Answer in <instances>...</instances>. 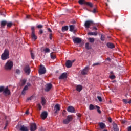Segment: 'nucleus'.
<instances>
[{
	"label": "nucleus",
	"instance_id": "f257e3e1",
	"mask_svg": "<svg viewBox=\"0 0 131 131\" xmlns=\"http://www.w3.org/2000/svg\"><path fill=\"white\" fill-rule=\"evenodd\" d=\"M9 58V51L8 49H6L4 53L2 55L1 58L3 60H6Z\"/></svg>",
	"mask_w": 131,
	"mask_h": 131
},
{
	"label": "nucleus",
	"instance_id": "f03ea898",
	"mask_svg": "<svg viewBox=\"0 0 131 131\" xmlns=\"http://www.w3.org/2000/svg\"><path fill=\"white\" fill-rule=\"evenodd\" d=\"M13 66V62L11 61H8L6 62L5 68L6 70H10Z\"/></svg>",
	"mask_w": 131,
	"mask_h": 131
},
{
	"label": "nucleus",
	"instance_id": "7ed1b4c3",
	"mask_svg": "<svg viewBox=\"0 0 131 131\" xmlns=\"http://www.w3.org/2000/svg\"><path fill=\"white\" fill-rule=\"evenodd\" d=\"M31 29L32 30V34H31V38H32V39H33V40L36 41V40L37 39L38 37L35 35V31L34 27H32Z\"/></svg>",
	"mask_w": 131,
	"mask_h": 131
},
{
	"label": "nucleus",
	"instance_id": "20e7f679",
	"mask_svg": "<svg viewBox=\"0 0 131 131\" xmlns=\"http://www.w3.org/2000/svg\"><path fill=\"white\" fill-rule=\"evenodd\" d=\"M73 117L71 115H68L67 117V118L63 120V123L65 124H68L70 121H72Z\"/></svg>",
	"mask_w": 131,
	"mask_h": 131
},
{
	"label": "nucleus",
	"instance_id": "39448f33",
	"mask_svg": "<svg viewBox=\"0 0 131 131\" xmlns=\"http://www.w3.org/2000/svg\"><path fill=\"white\" fill-rule=\"evenodd\" d=\"M46 73V68L43 66L40 65V70H39V74H40V75H43V74H45Z\"/></svg>",
	"mask_w": 131,
	"mask_h": 131
},
{
	"label": "nucleus",
	"instance_id": "423d86ee",
	"mask_svg": "<svg viewBox=\"0 0 131 131\" xmlns=\"http://www.w3.org/2000/svg\"><path fill=\"white\" fill-rule=\"evenodd\" d=\"M75 62V60H72V61H71V60H67L66 61V66L67 68H70L72 67V64L73 63V62Z\"/></svg>",
	"mask_w": 131,
	"mask_h": 131
},
{
	"label": "nucleus",
	"instance_id": "0eeeda50",
	"mask_svg": "<svg viewBox=\"0 0 131 131\" xmlns=\"http://www.w3.org/2000/svg\"><path fill=\"white\" fill-rule=\"evenodd\" d=\"M67 111L69 113H75V109L72 106H69L67 108Z\"/></svg>",
	"mask_w": 131,
	"mask_h": 131
},
{
	"label": "nucleus",
	"instance_id": "6e6552de",
	"mask_svg": "<svg viewBox=\"0 0 131 131\" xmlns=\"http://www.w3.org/2000/svg\"><path fill=\"white\" fill-rule=\"evenodd\" d=\"M30 126V130H31V131H35L37 129V125L35 123L31 124Z\"/></svg>",
	"mask_w": 131,
	"mask_h": 131
},
{
	"label": "nucleus",
	"instance_id": "1a4fd4ad",
	"mask_svg": "<svg viewBox=\"0 0 131 131\" xmlns=\"http://www.w3.org/2000/svg\"><path fill=\"white\" fill-rule=\"evenodd\" d=\"M3 94L5 96L10 95L11 94V91L9 90L8 87L5 88Z\"/></svg>",
	"mask_w": 131,
	"mask_h": 131
},
{
	"label": "nucleus",
	"instance_id": "9d476101",
	"mask_svg": "<svg viewBox=\"0 0 131 131\" xmlns=\"http://www.w3.org/2000/svg\"><path fill=\"white\" fill-rule=\"evenodd\" d=\"M90 68L89 67H86L81 72V74L83 75H85L88 74Z\"/></svg>",
	"mask_w": 131,
	"mask_h": 131
},
{
	"label": "nucleus",
	"instance_id": "9b49d317",
	"mask_svg": "<svg viewBox=\"0 0 131 131\" xmlns=\"http://www.w3.org/2000/svg\"><path fill=\"white\" fill-rule=\"evenodd\" d=\"M73 41L74 43L76 44H79L82 42L81 39L79 38H75L73 39Z\"/></svg>",
	"mask_w": 131,
	"mask_h": 131
},
{
	"label": "nucleus",
	"instance_id": "f8f14e48",
	"mask_svg": "<svg viewBox=\"0 0 131 131\" xmlns=\"http://www.w3.org/2000/svg\"><path fill=\"white\" fill-rule=\"evenodd\" d=\"M92 24H93V21H92V20H86L84 24L85 28H89Z\"/></svg>",
	"mask_w": 131,
	"mask_h": 131
},
{
	"label": "nucleus",
	"instance_id": "ddd939ff",
	"mask_svg": "<svg viewBox=\"0 0 131 131\" xmlns=\"http://www.w3.org/2000/svg\"><path fill=\"white\" fill-rule=\"evenodd\" d=\"M24 71L26 74L29 75L31 72L30 67L29 66H26V67H25Z\"/></svg>",
	"mask_w": 131,
	"mask_h": 131
},
{
	"label": "nucleus",
	"instance_id": "4468645a",
	"mask_svg": "<svg viewBox=\"0 0 131 131\" xmlns=\"http://www.w3.org/2000/svg\"><path fill=\"white\" fill-rule=\"evenodd\" d=\"M47 116H48V113L46 111L42 112V113L41 114V115H40V117L42 119H46Z\"/></svg>",
	"mask_w": 131,
	"mask_h": 131
},
{
	"label": "nucleus",
	"instance_id": "2eb2a0df",
	"mask_svg": "<svg viewBox=\"0 0 131 131\" xmlns=\"http://www.w3.org/2000/svg\"><path fill=\"white\" fill-rule=\"evenodd\" d=\"M52 88V84L49 83L46 84V88L45 89V91L46 92H49Z\"/></svg>",
	"mask_w": 131,
	"mask_h": 131
},
{
	"label": "nucleus",
	"instance_id": "dca6fc26",
	"mask_svg": "<svg viewBox=\"0 0 131 131\" xmlns=\"http://www.w3.org/2000/svg\"><path fill=\"white\" fill-rule=\"evenodd\" d=\"M54 109L55 110V113H57L60 110V105L59 104H56L54 106Z\"/></svg>",
	"mask_w": 131,
	"mask_h": 131
},
{
	"label": "nucleus",
	"instance_id": "f3484780",
	"mask_svg": "<svg viewBox=\"0 0 131 131\" xmlns=\"http://www.w3.org/2000/svg\"><path fill=\"white\" fill-rule=\"evenodd\" d=\"M68 77L67 73H62L59 77V79H63L67 78Z\"/></svg>",
	"mask_w": 131,
	"mask_h": 131
},
{
	"label": "nucleus",
	"instance_id": "a211bd4d",
	"mask_svg": "<svg viewBox=\"0 0 131 131\" xmlns=\"http://www.w3.org/2000/svg\"><path fill=\"white\" fill-rule=\"evenodd\" d=\"M19 130H20V131H29L28 127H26L25 126H20V128H19Z\"/></svg>",
	"mask_w": 131,
	"mask_h": 131
},
{
	"label": "nucleus",
	"instance_id": "6ab92c4d",
	"mask_svg": "<svg viewBox=\"0 0 131 131\" xmlns=\"http://www.w3.org/2000/svg\"><path fill=\"white\" fill-rule=\"evenodd\" d=\"M113 129L114 131H119V128L118 127L117 124H116L115 123H113Z\"/></svg>",
	"mask_w": 131,
	"mask_h": 131
},
{
	"label": "nucleus",
	"instance_id": "aec40b11",
	"mask_svg": "<svg viewBox=\"0 0 131 131\" xmlns=\"http://www.w3.org/2000/svg\"><path fill=\"white\" fill-rule=\"evenodd\" d=\"M106 46L108 47V48L109 49H113L115 48V46L114 44L112 43H107L106 44Z\"/></svg>",
	"mask_w": 131,
	"mask_h": 131
},
{
	"label": "nucleus",
	"instance_id": "412c9836",
	"mask_svg": "<svg viewBox=\"0 0 131 131\" xmlns=\"http://www.w3.org/2000/svg\"><path fill=\"white\" fill-rule=\"evenodd\" d=\"M97 107H98V106L97 105L94 106L93 104H90L89 105V110H90L97 109Z\"/></svg>",
	"mask_w": 131,
	"mask_h": 131
},
{
	"label": "nucleus",
	"instance_id": "4be33fe9",
	"mask_svg": "<svg viewBox=\"0 0 131 131\" xmlns=\"http://www.w3.org/2000/svg\"><path fill=\"white\" fill-rule=\"evenodd\" d=\"M28 89V86H25V88H24V90H23V92H21V94L25 95L26 93V91Z\"/></svg>",
	"mask_w": 131,
	"mask_h": 131
},
{
	"label": "nucleus",
	"instance_id": "5701e85b",
	"mask_svg": "<svg viewBox=\"0 0 131 131\" xmlns=\"http://www.w3.org/2000/svg\"><path fill=\"white\" fill-rule=\"evenodd\" d=\"M88 35H94L97 36L98 35L97 32H89V33H88Z\"/></svg>",
	"mask_w": 131,
	"mask_h": 131
},
{
	"label": "nucleus",
	"instance_id": "b1692460",
	"mask_svg": "<svg viewBox=\"0 0 131 131\" xmlns=\"http://www.w3.org/2000/svg\"><path fill=\"white\" fill-rule=\"evenodd\" d=\"M69 30L68 26H64V27H62L61 31L62 32H64L66 31H68Z\"/></svg>",
	"mask_w": 131,
	"mask_h": 131
},
{
	"label": "nucleus",
	"instance_id": "393cba45",
	"mask_svg": "<svg viewBox=\"0 0 131 131\" xmlns=\"http://www.w3.org/2000/svg\"><path fill=\"white\" fill-rule=\"evenodd\" d=\"M83 89V87L81 85H78L76 86V90L78 92H80Z\"/></svg>",
	"mask_w": 131,
	"mask_h": 131
},
{
	"label": "nucleus",
	"instance_id": "a878e982",
	"mask_svg": "<svg viewBox=\"0 0 131 131\" xmlns=\"http://www.w3.org/2000/svg\"><path fill=\"white\" fill-rule=\"evenodd\" d=\"M99 125L101 129H103L105 127V124L103 122L99 123Z\"/></svg>",
	"mask_w": 131,
	"mask_h": 131
},
{
	"label": "nucleus",
	"instance_id": "bb28decb",
	"mask_svg": "<svg viewBox=\"0 0 131 131\" xmlns=\"http://www.w3.org/2000/svg\"><path fill=\"white\" fill-rule=\"evenodd\" d=\"M41 103L42 104V106L45 105L46 103V100L45 98H41Z\"/></svg>",
	"mask_w": 131,
	"mask_h": 131
},
{
	"label": "nucleus",
	"instance_id": "cd10ccee",
	"mask_svg": "<svg viewBox=\"0 0 131 131\" xmlns=\"http://www.w3.org/2000/svg\"><path fill=\"white\" fill-rule=\"evenodd\" d=\"M75 29L74 26L73 25H70L69 26V31L71 32H73Z\"/></svg>",
	"mask_w": 131,
	"mask_h": 131
},
{
	"label": "nucleus",
	"instance_id": "c85d7f7f",
	"mask_svg": "<svg viewBox=\"0 0 131 131\" xmlns=\"http://www.w3.org/2000/svg\"><path fill=\"white\" fill-rule=\"evenodd\" d=\"M85 5H86L91 8L93 7V3H91V2H85Z\"/></svg>",
	"mask_w": 131,
	"mask_h": 131
},
{
	"label": "nucleus",
	"instance_id": "c756f323",
	"mask_svg": "<svg viewBox=\"0 0 131 131\" xmlns=\"http://www.w3.org/2000/svg\"><path fill=\"white\" fill-rule=\"evenodd\" d=\"M86 1L85 0H79L78 1V3L81 5H84L85 4Z\"/></svg>",
	"mask_w": 131,
	"mask_h": 131
},
{
	"label": "nucleus",
	"instance_id": "7c9ffc66",
	"mask_svg": "<svg viewBox=\"0 0 131 131\" xmlns=\"http://www.w3.org/2000/svg\"><path fill=\"white\" fill-rule=\"evenodd\" d=\"M7 24V22L6 21V20H3V21L1 22V27L5 26Z\"/></svg>",
	"mask_w": 131,
	"mask_h": 131
},
{
	"label": "nucleus",
	"instance_id": "2f4dec72",
	"mask_svg": "<svg viewBox=\"0 0 131 131\" xmlns=\"http://www.w3.org/2000/svg\"><path fill=\"white\" fill-rule=\"evenodd\" d=\"M88 40L90 43H94L95 42V39L94 38H89Z\"/></svg>",
	"mask_w": 131,
	"mask_h": 131
},
{
	"label": "nucleus",
	"instance_id": "473e14b6",
	"mask_svg": "<svg viewBox=\"0 0 131 131\" xmlns=\"http://www.w3.org/2000/svg\"><path fill=\"white\" fill-rule=\"evenodd\" d=\"M109 78L111 79V80H113L114 79L116 78V76L114 75H109Z\"/></svg>",
	"mask_w": 131,
	"mask_h": 131
},
{
	"label": "nucleus",
	"instance_id": "72a5a7b5",
	"mask_svg": "<svg viewBox=\"0 0 131 131\" xmlns=\"http://www.w3.org/2000/svg\"><path fill=\"white\" fill-rule=\"evenodd\" d=\"M31 57L32 58V59L33 60H34L35 59V55L33 53L32 51H31Z\"/></svg>",
	"mask_w": 131,
	"mask_h": 131
},
{
	"label": "nucleus",
	"instance_id": "f704fd0d",
	"mask_svg": "<svg viewBox=\"0 0 131 131\" xmlns=\"http://www.w3.org/2000/svg\"><path fill=\"white\" fill-rule=\"evenodd\" d=\"M5 87L3 86H0V93L2 92H4L5 90Z\"/></svg>",
	"mask_w": 131,
	"mask_h": 131
},
{
	"label": "nucleus",
	"instance_id": "c9c22d12",
	"mask_svg": "<svg viewBox=\"0 0 131 131\" xmlns=\"http://www.w3.org/2000/svg\"><path fill=\"white\" fill-rule=\"evenodd\" d=\"M50 57H51V58L52 59H55L56 58L55 55H54L53 53L50 54Z\"/></svg>",
	"mask_w": 131,
	"mask_h": 131
},
{
	"label": "nucleus",
	"instance_id": "e433bc0d",
	"mask_svg": "<svg viewBox=\"0 0 131 131\" xmlns=\"http://www.w3.org/2000/svg\"><path fill=\"white\" fill-rule=\"evenodd\" d=\"M85 48L87 50H90L91 48L89 47V43H86L85 45Z\"/></svg>",
	"mask_w": 131,
	"mask_h": 131
},
{
	"label": "nucleus",
	"instance_id": "4c0bfd02",
	"mask_svg": "<svg viewBox=\"0 0 131 131\" xmlns=\"http://www.w3.org/2000/svg\"><path fill=\"white\" fill-rule=\"evenodd\" d=\"M101 40L102 41H105V36L104 35H101V38H100Z\"/></svg>",
	"mask_w": 131,
	"mask_h": 131
},
{
	"label": "nucleus",
	"instance_id": "58836bf2",
	"mask_svg": "<svg viewBox=\"0 0 131 131\" xmlns=\"http://www.w3.org/2000/svg\"><path fill=\"white\" fill-rule=\"evenodd\" d=\"M27 80L24 79L21 81V86H24L26 83Z\"/></svg>",
	"mask_w": 131,
	"mask_h": 131
},
{
	"label": "nucleus",
	"instance_id": "ea45409f",
	"mask_svg": "<svg viewBox=\"0 0 131 131\" xmlns=\"http://www.w3.org/2000/svg\"><path fill=\"white\" fill-rule=\"evenodd\" d=\"M43 51L46 53H49L50 52V50L49 48H46Z\"/></svg>",
	"mask_w": 131,
	"mask_h": 131
},
{
	"label": "nucleus",
	"instance_id": "a19ab883",
	"mask_svg": "<svg viewBox=\"0 0 131 131\" xmlns=\"http://www.w3.org/2000/svg\"><path fill=\"white\" fill-rule=\"evenodd\" d=\"M7 27H11V26H12L13 24L12 23L10 22V23H7Z\"/></svg>",
	"mask_w": 131,
	"mask_h": 131
},
{
	"label": "nucleus",
	"instance_id": "79ce46f5",
	"mask_svg": "<svg viewBox=\"0 0 131 131\" xmlns=\"http://www.w3.org/2000/svg\"><path fill=\"white\" fill-rule=\"evenodd\" d=\"M97 99L99 100V101H100V102H102V99L101 97L97 96Z\"/></svg>",
	"mask_w": 131,
	"mask_h": 131
},
{
	"label": "nucleus",
	"instance_id": "37998d69",
	"mask_svg": "<svg viewBox=\"0 0 131 131\" xmlns=\"http://www.w3.org/2000/svg\"><path fill=\"white\" fill-rule=\"evenodd\" d=\"M15 72L17 74H20L21 73V71L19 69H16V70L15 71Z\"/></svg>",
	"mask_w": 131,
	"mask_h": 131
},
{
	"label": "nucleus",
	"instance_id": "c03bdc74",
	"mask_svg": "<svg viewBox=\"0 0 131 131\" xmlns=\"http://www.w3.org/2000/svg\"><path fill=\"white\" fill-rule=\"evenodd\" d=\"M96 109H97V112L99 114H101V111L100 110V107L99 106H98V107L96 108Z\"/></svg>",
	"mask_w": 131,
	"mask_h": 131
},
{
	"label": "nucleus",
	"instance_id": "a18cd8bd",
	"mask_svg": "<svg viewBox=\"0 0 131 131\" xmlns=\"http://www.w3.org/2000/svg\"><path fill=\"white\" fill-rule=\"evenodd\" d=\"M92 12L93 13H96L97 12L96 8H94L93 10L92 11Z\"/></svg>",
	"mask_w": 131,
	"mask_h": 131
},
{
	"label": "nucleus",
	"instance_id": "49530a36",
	"mask_svg": "<svg viewBox=\"0 0 131 131\" xmlns=\"http://www.w3.org/2000/svg\"><path fill=\"white\" fill-rule=\"evenodd\" d=\"M123 102L125 103V104H127L128 103V102L127 101V99H123Z\"/></svg>",
	"mask_w": 131,
	"mask_h": 131
},
{
	"label": "nucleus",
	"instance_id": "de8ad7c7",
	"mask_svg": "<svg viewBox=\"0 0 131 131\" xmlns=\"http://www.w3.org/2000/svg\"><path fill=\"white\" fill-rule=\"evenodd\" d=\"M9 123H8V121H6V123L5 124V127L4 128V129H6Z\"/></svg>",
	"mask_w": 131,
	"mask_h": 131
},
{
	"label": "nucleus",
	"instance_id": "09e8293b",
	"mask_svg": "<svg viewBox=\"0 0 131 131\" xmlns=\"http://www.w3.org/2000/svg\"><path fill=\"white\" fill-rule=\"evenodd\" d=\"M37 28H39V29H41L43 28V26H42V25H39L38 26H37Z\"/></svg>",
	"mask_w": 131,
	"mask_h": 131
},
{
	"label": "nucleus",
	"instance_id": "8fccbe9b",
	"mask_svg": "<svg viewBox=\"0 0 131 131\" xmlns=\"http://www.w3.org/2000/svg\"><path fill=\"white\" fill-rule=\"evenodd\" d=\"M108 121L110 123L112 122V119L111 117L108 118Z\"/></svg>",
	"mask_w": 131,
	"mask_h": 131
},
{
	"label": "nucleus",
	"instance_id": "3c124183",
	"mask_svg": "<svg viewBox=\"0 0 131 131\" xmlns=\"http://www.w3.org/2000/svg\"><path fill=\"white\" fill-rule=\"evenodd\" d=\"M38 108L39 110H41L42 109V107L40 104H38Z\"/></svg>",
	"mask_w": 131,
	"mask_h": 131
},
{
	"label": "nucleus",
	"instance_id": "603ef678",
	"mask_svg": "<svg viewBox=\"0 0 131 131\" xmlns=\"http://www.w3.org/2000/svg\"><path fill=\"white\" fill-rule=\"evenodd\" d=\"M49 39L50 40H52V34H49Z\"/></svg>",
	"mask_w": 131,
	"mask_h": 131
},
{
	"label": "nucleus",
	"instance_id": "864d4df0",
	"mask_svg": "<svg viewBox=\"0 0 131 131\" xmlns=\"http://www.w3.org/2000/svg\"><path fill=\"white\" fill-rule=\"evenodd\" d=\"M47 30L48 32H49L50 33L52 32V31L51 29H50V28H48Z\"/></svg>",
	"mask_w": 131,
	"mask_h": 131
},
{
	"label": "nucleus",
	"instance_id": "5fc2aeb1",
	"mask_svg": "<svg viewBox=\"0 0 131 131\" xmlns=\"http://www.w3.org/2000/svg\"><path fill=\"white\" fill-rule=\"evenodd\" d=\"M92 30H98V29L96 27H93Z\"/></svg>",
	"mask_w": 131,
	"mask_h": 131
},
{
	"label": "nucleus",
	"instance_id": "6e6d98bb",
	"mask_svg": "<svg viewBox=\"0 0 131 131\" xmlns=\"http://www.w3.org/2000/svg\"><path fill=\"white\" fill-rule=\"evenodd\" d=\"M100 64H99V63H94V64H93V66H98V65H99Z\"/></svg>",
	"mask_w": 131,
	"mask_h": 131
},
{
	"label": "nucleus",
	"instance_id": "4d7b16f0",
	"mask_svg": "<svg viewBox=\"0 0 131 131\" xmlns=\"http://www.w3.org/2000/svg\"><path fill=\"white\" fill-rule=\"evenodd\" d=\"M26 86H28V88L31 86V84L29 83H28Z\"/></svg>",
	"mask_w": 131,
	"mask_h": 131
},
{
	"label": "nucleus",
	"instance_id": "13d9d810",
	"mask_svg": "<svg viewBox=\"0 0 131 131\" xmlns=\"http://www.w3.org/2000/svg\"><path fill=\"white\" fill-rule=\"evenodd\" d=\"M33 98V97H31L28 98V100H32Z\"/></svg>",
	"mask_w": 131,
	"mask_h": 131
},
{
	"label": "nucleus",
	"instance_id": "bf43d9fd",
	"mask_svg": "<svg viewBox=\"0 0 131 131\" xmlns=\"http://www.w3.org/2000/svg\"><path fill=\"white\" fill-rule=\"evenodd\" d=\"M127 130L128 131H131V126H129L127 128Z\"/></svg>",
	"mask_w": 131,
	"mask_h": 131
},
{
	"label": "nucleus",
	"instance_id": "052dcab7",
	"mask_svg": "<svg viewBox=\"0 0 131 131\" xmlns=\"http://www.w3.org/2000/svg\"><path fill=\"white\" fill-rule=\"evenodd\" d=\"M114 75V72L113 71L110 72V75Z\"/></svg>",
	"mask_w": 131,
	"mask_h": 131
},
{
	"label": "nucleus",
	"instance_id": "680f3d73",
	"mask_svg": "<svg viewBox=\"0 0 131 131\" xmlns=\"http://www.w3.org/2000/svg\"><path fill=\"white\" fill-rule=\"evenodd\" d=\"M39 33H40V34H43V31L42 30H40Z\"/></svg>",
	"mask_w": 131,
	"mask_h": 131
},
{
	"label": "nucleus",
	"instance_id": "e2e57ef3",
	"mask_svg": "<svg viewBox=\"0 0 131 131\" xmlns=\"http://www.w3.org/2000/svg\"><path fill=\"white\" fill-rule=\"evenodd\" d=\"M29 113V110H27V111H26L25 114H27V115H28Z\"/></svg>",
	"mask_w": 131,
	"mask_h": 131
},
{
	"label": "nucleus",
	"instance_id": "0e129e2a",
	"mask_svg": "<svg viewBox=\"0 0 131 131\" xmlns=\"http://www.w3.org/2000/svg\"><path fill=\"white\" fill-rule=\"evenodd\" d=\"M77 116H78V117H81V115L80 114H78L77 115Z\"/></svg>",
	"mask_w": 131,
	"mask_h": 131
},
{
	"label": "nucleus",
	"instance_id": "69168bd1",
	"mask_svg": "<svg viewBox=\"0 0 131 131\" xmlns=\"http://www.w3.org/2000/svg\"><path fill=\"white\" fill-rule=\"evenodd\" d=\"M107 60L111 61V59L110 58H107Z\"/></svg>",
	"mask_w": 131,
	"mask_h": 131
},
{
	"label": "nucleus",
	"instance_id": "338daca9",
	"mask_svg": "<svg viewBox=\"0 0 131 131\" xmlns=\"http://www.w3.org/2000/svg\"><path fill=\"white\" fill-rule=\"evenodd\" d=\"M30 17V15H27V18L29 19Z\"/></svg>",
	"mask_w": 131,
	"mask_h": 131
},
{
	"label": "nucleus",
	"instance_id": "774afa93",
	"mask_svg": "<svg viewBox=\"0 0 131 131\" xmlns=\"http://www.w3.org/2000/svg\"><path fill=\"white\" fill-rule=\"evenodd\" d=\"M128 103H129V104H131V99H130V101H129L128 102Z\"/></svg>",
	"mask_w": 131,
	"mask_h": 131
}]
</instances>
